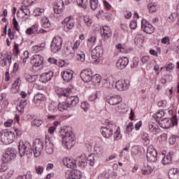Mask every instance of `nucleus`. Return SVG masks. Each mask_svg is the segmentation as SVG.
<instances>
[{
	"mask_svg": "<svg viewBox=\"0 0 179 179\" xmlns=\"http://www.w3.org/2000/svg\"><path fill=\"white\" fill-rule=\"evenodd\" d=\"M100 132L103 138L106 139H110V136H113V129L107 127H101Z\"/></svg>",
	"mask_w": 179,
	"mask_h": 179,
	"instance_id": "a211bd4d",
	"label": "nucleus"
},
{
	"mask_svg": "<svg viewBox=\"0 0 179 179\" xmlns=\"http://www.w3.org/2000/svg\"><path fill=\"white\" fill-rule=\"evenodd\" d=\"M1 173H3L1 175V179H9L10 178V177H12L13 174V171L8 168L6 171H3Z\"/></svg>",
	"mask_w": 179,
	"mask_h": 179,
	"instance_id": "7c9ffc66",
	"label": "nucleus"
},
{
	"mask_svg": "<svg viewBox=\"0 0 179 179\" xmlns=\"http://www.w3.org/2000/svg\"><path fill=\"white\" fill-rule=\"evenodd\" d=\"M128 64H129V59H128V57H120L117 63H116V68H117V69H125V68H127Z\"/></svg>",
	"mask_w": 179,
	"mask_h": 179,
	"instance_id": "4468645a",
	"label": "nucleus"
},
{
	"mask_svg": "<svg viewBox=\"0 0 179 179\" xmlns=\"http://www.w3.org/2000/svg\"><path fill=\"white\" fill-rule=\"evenodd\" d=\"M36 171L37 174H43V171H44V168L41 166H36Z\"/></svg>",
	"mask_w": 179,
	"mask_h": 179,
	"instance_id": "4d7b16f0",
	"label": "nucleus"
},
{
	"mask_svg": "<svg viewBox=\"0 0 179 179\" xmlns=\"http://www.w3.org/2000/svg\"><path fill=\"white\" fill-rule=\"evenodd\" d=\"M90 5L92 10H96L99 8V0H90Z\"/></svg>",
	"mask_w": 179,
	"mask_h": 179,
	"instance_id": "58836bf2",
	"label": "nucleus"
},
{
	"mask_svg": "<svg viewBox=\"0 0 179 179\" xmlns=\"http://www.w3.org/2000/svg\"><path fill=\"white\" fill-rule=\"evenodd\" d=\"M168 174L169 179H179V171L176 168L171 169Z\"/></svg>",
	"mask_w": 179,
	"mask_h": 179,
	"instance_id": "cd10ccee",
	"label": "nucleus"
},
{
	"mask_svg": "<svg viewBox=\"0 0 179 179\" xmlns=\"http://www.w3.org/2000/svg\"><path fill=\"white\" fill-rule=\"evenodd\" d=\"M96 160H97V156L94 154L90 155L87 158V162H85V161H79V163H81V166L83 167H85L86 164H90V166H94V164L96 163Z\"/></svg>",
	"mask_w": 179,
	"mask_h": 179,
	"instance_id": "2eb2a0df",
	"label": "nucleus"
},
{
	"mask_svg": "<svg viewBox=\"0 0 179 179\" xmlns=\"http://www.w3.org/2000/svg\"><path fill=\"white\" fill-rule=\"evenodd\" d=\"M33 149L34 152V157H38L44 149V142L40 138H36L33 143Z\"/></svg>",
	"mask_w": 179,
	"mask_h": 179,
	"instance_id": "423d86ee",
	"label": "nucleus"
},
{
	"mask_svg": "<svg viewBox=\"0 0 179 179\" xmlns=\"http://www.w3.org/2000/svg\"><path fill=\"white\" fill-rule=\"evenodd\" d=\"M27 106V100L21 101L20 104L17 106V110L19 113H24V107Z\"/></svg>",
	"mask_w": 179,
	"mask_h": 179,
	"instance_id": "72a5a7b5",
	"label": "nucleus"
},
{
	"mask_svg": "<svg viewBox=\"0 0 179 179\" xmlns=\"http://www.w3.org/2000/svg\"><path fill=\"white\" fill-rule=\"evenodd\" d=\"M164 115V111L163 110H159L157 113L155 114V116L157 120H162L163 118V116Z\"/></svg>",
	"mask_w": 179,
	"mask_h": 179,
	"instance_id": "603ef678",
	"label": "nucleus"
},
{
	"mask_svg": "<svg viewBox=\"0 0 179 179\" xmlns=\"http://www.w3.org/2000/svg\"><path fill=\"white\" fill-rule=\"evenodd\" d=\"M57 95H59V97H68L71 96V90L66 89L64 90L62 88H57L55 90Z\"/></svg>",
	"mask_w": 179,
	"mask_h": 179,
	"instance_id": "412c9836",
	"label": "nucleus"
},
{
	"mask_svg": "<svg viewBox=\"0 0 179 179\" xmlns=\"http://www.w3.org/2000/svg\"><path fill=\"white\" fill-rule=\"evenodd\" d=\"M142 173H143V174H145V176L151 174L152 169L149 166H147V167L144 166L143 168H142Z\"/></svg>",
	"mask_w": 179,
	"mask_h": 179,
	"instance_id": "a18cd8bd",
	"label": "nucleus"
},
{
	"mask_svg": "<svg viewBox=\"0 0 179 179\" xmlns=\"http://www.w3.org/2000/svg\"><path fill=\"white\" fill-rule=\"evenodd\" d=\"M62 76L64 82H71V80L73 78V71L69 70L67 71L62 72Z\"/></svg>",
	"mask_w": 179,
	"mask_h": 179,
	"instance_id": "5701e85b",
	"label": "nucleus"
},
{
	"mask_svg": "<svg viewBox=\"0 0 179 179\" xmlns=\"http://www.w3.org/2000/svg\"><path fill=\"white\" fill-rule=\"evenodd\" d=\"M61 47V45H51V52H53V54H57V52L60 51Z\"/></svg>",
	"mask_w": 179,
	"mask_h": 179,
	"instance_id": "49530a36",
	"label": "nucleus"
},
{
	"mask_svg": "<svg viewBox=\"0 0 179 179\" xmlns=\"http://www.w3.org/2000/svg\"><path fill=\"white\" fill-rule=\"evenodd\" d=\"M24 58L22 59L23 63L26 64L27 59H29V51H25L23 53Z\"/></svg>",
	"mask_w": 179,
	"mask_h": 179,
	"instance_id": "052dcab7",
	"label": "nucleus"
},
{
	"mask_svg": "<svg viewBox=\"0 0 179 179\" xmlns=\"http://www.w3.org/2000/svg\"><path fill=\"white\" fill-rule=\"evenodd\" d=\"M64 166H66L68 169H76V161L71 158L63 159Z\"/></svg>",
	"mask_w": 179,
	"mask_h": 179,
	"instance_id": "6ab92c4d",
	"label": "nucleus"
},
{
	"mask_svg": "<svg viewBox=\"0 0 179 179\" xmlns=\"http://www.w3.org/2000/svg\"><path fill=\"white\" fill-rule=\"evenodd\" d=\"M86 57L85 56V53L83 52H80L76 55V59L79 62H85Z\"/></svg>",
	"mask_w": 179,
	"mask_h": 179,
	"instance_id": "79ce46f5",
	"label": "nucleus"
},
{
	"mask_svg": "<svg viewBox=\"0 0 179 179\" xmlns=\"http://www.w3.org/2000/svg\"><path fill=\"white\" fill-rule=\"evenodd\" d=\"M42 124H43V120L38 118H35L31 122V125L33 127H41Z\"/></svg>",
	"mask_w": 179,
	"mask_h": 179,
	"instance_id": "a19ab883",
	"label": "nucleus"
},
{
	"mask_svg": "<svg viewBox=\"0 0 179 179\" xmlns=\"http://www.w3.org/2000/svg\"><path fill=\"white\" fill-rule=\"evenodd\" d=\"M106 101L110 106H117L122 101V98L120 95H115L106 99Z\"/></svg>",
	"mask_w": 179,
	"mask_h": 179,
	"instance_id": "f3484780",
	"label": "nucleus"
},
{
	"mask_svg": "<svg viewBox=\"0 0 179 179\" xmlns=\"http://www.w3.org/2000/svg\"><path fill=\"white\" fill-rule=\"evenodd\" d=\"M147 160L150 163H156L157 162V151L155 148L148 149L147 151Z\"/></svg>",
	"mask_w": 179,
	"mask_h": 179,
	"instance_id": "9b49d317",
	"label": "nucleus"
},
{
	"mask_svg": "<svg viewBox=\"0 0 179 179\" xmlns=\"http://www.w3.org/2000/svg\"><path fill=\"white\" fill-rule=\"evenodd\" d=\"M174 16H176L175 13H171L169 15V17L167 18V20L169 22V23H171L176 20V17Z\"/></svg>",
	"mask_w": 179,
	"mask_h": 179,
	"instance_id": "bf43d9fd",
	"label": "nucleus"
},
{
	"mask_svg": "<svg viewBox=\"0 0 179 179\" xmlns=\"http://www.w3.org/2000/svg\"><path fill=\"white\" fill-rule=\"evenodd\" d=\"M52 76H54V72H52V71H50L48 73H44L41 74V79L42 82L45 83V82H49V80L52 78Z\"/></svg>",
	"mask_w": 179,
	"mask_h": 179,
	"instance_id": "393cba45",
	"label": "nucleus"
},
{
	"mask_svg": "<svg viewBox=\"0 0 179 179\" xmlns=\"http://www.w3.org/2000/svg\"><path fill=\"white\" fill-rule=\"evenodd\" d=\"M129 27L133 30H135V29H136V27H138V24L136 23V21H131Z\"/></svg>",
	"mask_w": 179,
	"mask_h": 179,
	"instance_id": "680f3d73",
	"label": "nucleus"
},
{
	"mask_svg": "<svg viewBox=\"0 0 179 179\" xmlns=\"http://www.w3.org/2000/svg\"><path fill=\"white\" fill-rule=\"evenodd\" d=\"M13 24L14 29H15L17 31H19L20 30V29L19 28V22L16 20V17H13Z\"/></svg>",
	"mask_w": 179,
	"mask_h": 179,
	"instance_id": "de8ad7c7",
	"label": "nucleus"
},
{
	"mask_svg": "<svg viewBox=\"0 0 179 179\" xmlns=\"http://www.w3.org/2000/svg\"><path fill=\"white\" fill-rule=\"evenodd\" d=\"M45 101V95L43 94L38 93L34 96L33 103H34V104H37L38 106L40 104H43Z\"/></svg>",
	"mask_w": 179,
	"mask_h": 179,
	"instance_id": "aec40b11",
	"label": "nucleus"
},
{
	"mask_svg": "<svg viewBox=\"0 0 179 179\" xmlns=\"http://www.w3.org/2000/svg\"><path fill=\"white\" fill-rule=\"evenodd\" d=\"M93 75L92 74V71L90 69L87 70H83L80 73V78L83 82H85L86 83H89V82H92V77Z\"/></svg>",
	"mask_w": 179,
	"mask_h": 179,
	"instance_id": "ddd939ff",
	"label": "nucleus"
},
{
	"mask_svg": "<svg viewBox=\"0 0 179 179\" xmlns=\"http://www.w3.org/2000/svg\"><path fill=\"white\" fill-rule=\"evenodd\" d=\"M178 122V120L177 119V115H173L172 119L165 117L159 120V124L161 128L164 129H169V128L171 127V124H173V125H177Z\"/></svg>",
	"mask_w": 179,
	"mask_h": 179,
	"instance_id": "20e7f679",
	"label": "nucleus"
},
{
	"mask_svg": "<svg viewBox=\"0 0 179 179\" xmlns=\"http://www.w3.org/2000/svg\"><path fill=\"white\" fill-rule=\"evenodd\" d=\"M111 29H110V27L107 25L103 26V31L101 34L102 38H103V40H108V38H110V37H111Z\"/></svg>",
	"mask_w": 179,
	"mask_h": 179,
	"instance_id": "4be33fe9",
	"label": "nucleus"
},
{
	"mask_svg": "<svg viewBox=\"0 0 179 179\" xmlns=\"http://www.w3.org/2000/svg\"><path fill=\"white\" fill-rule=\"evenodd\" d=\"M148 8L151 13H153V12H156V6L155 5V3H149L148 5Z\"/></svg>",
	"mask_w": 179,
	"mask_h": 179,
	"instance_id": "864d4df0",
	"label": "nucleus"
},
{
	"mask_svg": "<svg viewBox=\"0 0 179 179\" xmlns=\"http://www.w3.org/2000/svg\"><path fill=\"white\" fill-rule=\"evenodd\" d=\"M77 3L78 6H80L83 9H86V8H87L89 2L87 1V0H77Z\"/></svg>",
	"mask_w": 179,
	"mask_h": 179,
	"instance_id": "ea45409f",
	"label": "nucleus"
},
{
	"mask_svg": "<svg viewBox=\"0 0 179 179\" xmlns=\"http://www.w3.org/2000/svg\"><path fill=\"white\" fill-rule=\"evenodd\" d=\"M40 51H43V46L34 45L32 47V52L36 54L37 52H40Z\"/></svg>",
	"mask_w": 179,
	"mask_h": 179,
	"instance_id": "8fccbe9b",
	"label": "nucleus"
},
{
	"mask_svg": "<svg viewBox=\"0 0 179 179\" xmlns=\"http://www.w3.org/2000/svg\"><path fill=\"white\" fill-rule=\"evenodd\" d=\"M62 24H64V31H66L67 33L71 31L73 27H75V20L72 19V17H66L63 22Z\"/></svg>",
	"mask_w": 179,
	"mask_h": 179,
	"instance_id": "9d476101",
	"label": "nucleus"
},
{
	"mask_svg": "<svg viewBox=\"0 0 179 179\" xmlns=\"http://www.w3.org/2000/svg\"><path fill=\"white\" fill-rule=\"evenodd\" d=\"M169 142L170 145H174V143H178L179 142V136L176 135H172L169 139Z\"/></svg>",
	"mask_w": 179,
	"mask_h": 179,
	"instance_id": "4c0bfd02",
	"label": "nucleus"
},
{
	"mask_svg": "<svg viewBox=\"0 0 179 179\" xmlns=\"http://www.w3.org/2000/svg\"><path fill=\"white\" fill-rule=\"evenodd\" d=\"M69 106V102L68 101V99H66V101L60 102L58 105V110L64 111V110H68Z\"/></svg>",
	"mask_w": 179,
	"mask_h": 179,
	"instance_id": "c756f323",
	"label": "nucleus"
},
{
	"mask_svg": "<svg viewBox=\"0 0 179 179\" xmlns=\"http://www.w3.org/2000/svg\"><path fill=\"white\" fill-rule=\"evenodd\" d=\"M67 101L69 103L70 107H75L79 103V98L78 96H69L67 97Z\"/></svg>",
	"mask_w": 179,
	"mask_h": 179,
	"instance_id": "a878e982",
	"label": "nucleus"
},
{
	"mask_svg": "<svg viewBox=\"0 0 179 179\" xmlns=\"http://www.w3.org/2000/svg\"><path fill=\"white\" fill-rule=\"evenodd\" d=\"M25 78L27 82H29V83H33V82H36V78H37V76H31L30 74H26Z\"/></svg>",
	"mask_w": 179,
	"mask_h": 179,
	"instance_id": "37998d69",
	"label": "nucleus"
},
{
	"mask_svg": "<svg viewBox=\"0 0 179 179\" xmlns=\"http://www.w3.org/2000/svg\"><path fill=\"white\" fill-rule=\"evenodd\" d=\"M62 44V38L57 36L53 38L52 41V45H61Z\"/></svg>",
	"mask_w": 179,
	"mask_h": 179,
	"instance_id": "e433bc0d",
	"label": "nucleus"
},
{
	"mask_svg": "<svg viewBox=\"0 0 179 179\" xmlns=\"http://www.w3.org/2000/svg\"><path fill=\"white\" fill-rule=\"evenodd\" d=\"M76 50H78V46L68 45L64 47V54L66 61L69 62V61H72L73 59V57H75Z\"/></svg>",
	"mask_w": 179,
	"mask_h": 179,
	"instance_id": "0eeeda50",
	"label": "nucleus"
},
{
	"mask_svg": "<svg viewBox=\"0 0 179 179\" xmlns=\"http://www.w3.org/2000/svg\"><path fill=\"white\" fill-rule=\"evenodd\" d=\"M148 129L150 132H151V134H154V135H156V134L159 132V126L156 123H154V122L149 123Z\"/></svg>",
	"mask_w": 179,
	"mask_h": 179,
	"instance_id": "c85d7f7f",
	"label": "nucleus"
},
{
	"mask_svg": "<svg viewBox=\"0 0 179 179\" xmlns=\"http://www.w3.org/2000/svg\"><path fill=\"white\" fill-rule=\"evenodd\" d=\"M115 87L120 92H124L129 87V81L128 80H117L115 83Z\"/></svg>",
	"mask_w": 179,
	"mask_h": 179,
	"instance_id": "f8f14e48",
	"label": "nucleus"
},
{
	"mask_svg": "<svg viewBox=\"0 0 179 179\" xmlns=\"http://www.w3.org/2000/svg\"><path fill=\"white\" fill-rule=\"evenodd\" d=\"M18 149L20 157H23V156H27V157L34 156V150L31 149V146L29 143L20 144Z\"/></svg>",
	"mask_w": 179,
	"mask_h": 179,
	"instance_id": "7ed1b4c3",
	"label": "nucleus"
},
{
	"mask_svg": "<svg viewBox=\"0 0 179 179\" xmlns=\"http://www.w3.org/2000/svg\"><path fill=\"white\" fill-rule=\"evenodd\" d=\"M103 46L102 45H97L96 48L92 49L91 54L92 58L93 59H96V58H99L103 55Z\"/></svg>",
	"mask_w": 179,
	"mask_h": 179,
	"instance_id": "dca6fc26",
	"label": "nucleus"
},
{
	"mask_svg": "<svg viewBox=\"0 0 179 179\" xmlns=\"http://www.w3.org/2000/svg\"><path fill=\"white\" fill-rule=\"evenodd\" d=\"M70 179H80L82 178V172L79 170H73L69 174Z\"/></svg>",
	"mask_w": 179,
	"mask_h": 179,
	"instance_id": "b1692460",
	"label": "nucleus"
},
{
	"mask_svg": "<svg viewBox=\"0 0 179 179\" xmlns=\"http://www.w3.org/2000/svg\"><path fill=\"white\" fill-rule=\"evenodd\" d=\"M81 108L86 112L87 110H89V108H90V105H89L87 101H84L81 103Z\"/></svg>",
	"mask_w": 179,
	"mask_h": 179,
	"instance_id": "3c124183",
	"label": "nucleus"
},
{
	"mask_svg": "<svg viewBox=\"0 0 179 179\" xmlns=\"http://www.w3.org/2000/svg\"><path fill=\"white\" fill-rule=\"evenodd\" d=\"M132 129H134V123H132V122H130L126 127V131L127 132H131Z\"/></svg>",
	"mask_w": 179,
	"mask_h": 179,
	"instance_id": "13d9d810",
	"label": "nucleus"
},
{
	"mask_svg": "<svg viewBox=\"0 0 179 179\" xmlns=\"http://www.w3.org/2000/svg\"><path fill=\"white\" fill-rule=\"evenodd\" d=\"M161 43H162V44L169 45V44H170V38H169V37H164L162 39Z\"/></svg>",
	"mask_w": 179,
	"mask_h": 179,
	"instance_id": "e2e57ef3",
	"label": "nucleus"
},
{
	"mask_svg": "<svg viewBox=\"0 0 179 179\" xmlns=\"http://www.w3.org/2000/svg\"><path fill=\"white\" fill-rule=\"evenodd\" d=\"M19 52H20V50H19V46L15 45L14 49H13V54H14L15 57H16L17 55V54H19Z\"/></svg>",
	"mask_w": 179,
	"mask_h": 179,
	"instance_id": "338daca9",
	"label": "nucleus"
},
{
	"mask_svg": "<svg viewBox=\"0 0 179 179\" xmlns=\"http://www.w3.org/2000/svg\"><path fill=\"white\" fill-rule=\"evenodd\" d=\"M84 22L87 27H90L93 24V19L90 17H84Z\"/></svg>",
	"mask_w": 179,
	"mask_h": 179,
	"instance_id": "c03bdc74",
	"label": "nucleus"
},
{
	"mask_svg": "<svg viewBox=\"0 0 179 179\" xmlns=\"http://www.w3.org/2000/svg\"><path fill=\"white\" fill-rule=\"evenodd\" d=\"M94 150L96 152L97 155H100V153H103V148L100 145H95Z\"/></svg>",
	"mask_w": 179,
	"mask_h": 179,
	"instance_id": "5fc2aeb1",
	"label": "nucleus"
},
{
	"mask_svg": "<svg viewBox=\"0 0 179 179\" xmlns=\"http://www.w3.org/2000/svg\"><path fill=\"white\" fill-rule=\"evenodd\" d=\"M49 110H50V111H51V113H57V112L59 111L58 110V108H57L54 105H50L49 106Z\"/></svg>",
	"mask_w": 179,
	"mask_h": 179,
	"instance_id": "69168bd1",
	"label": "nucleus"
},
{
	"mask_svg": "<svg viewBox=\"0 0 179 179\" xmlns=\"http://www.w3.org/2000/svg\"><path fill=\"white\" fill-rule=\"evenodd\" d=\"M62 141L64 145H65L67 149H72L76 143L75 141V136L72 133V130H68V129H64L62 131Z\"/></svg>",
	"mask_w": 179,
	"mask_h": 179,
	"instance_id": "f03ea898",
	"label": "nucleus"
},
{
	"mask_svg": "<svg viewBox=\"0 0 179 179\" xmlns=\"http://www.w3.org/2000/svg\"><path fill=\"white\" fill-rule=\"evenodd\" d=\"M45 150L48 155H52L54 153V144L51 142H45Z\"/></svg>",
	"mask_w": 179,
	"mask_h": 179,
	"instance_id": "473e14b6",
	"label": "nucleus"
},
{
	"mask_svg": "<svg viewBox=\"0 0 179 179\" xmlns=\"http://www.w3.org/2000/svg\"><path fill=\"white\" fill-rule=\"evenodd\" d=\"M32 31H34V34L38 33V24H35L31 26V27Z\"/></svg>",
	"mask_w": 179,
	"mask_h": 179,
	"instance_id": "0e129e2a",
	"label": "nucleus"
},
{
	"mask_svg": "<svg viewBox=\"0 0 179 179\" xmlns=\"http://www.w3.org/2000/svg\"><path fill=\"white\" fill-rule=\"evenodd\" d=\"M15 138V133L12 131H3L0 132V139L4 145H10V143H13Z\"/></svg>",
	"mask_w": 179,
	"mask_h": 179,
	"instance_id": "39448f33",
	"label": "nucleus"
},
{
	"mask_svg": "<svg viewBox=\"0 0 179 179\" xmlns=\"http://www.w3.org/2000/svg\"><path fill=\"white\" fill-rule=\"evenodd\" d=\"M91 82L94 83V85H99L101 82V76L99 74H95L94 76H92Z\"/></svg>",
	"mask_w": 179,
	"mask_h": 179,
	"instance_id": "c9c22d12",
	"label": "nucleus"
},
{
	"mask_svg": "<svg viewBox=\"0 0 179 179\" xmlns=\"http://www.w3.org/2000/svg\"><path fill=\"white\" fill-rule=\"evenodd\" d=\"M19 13H22L23 16H30V10L27 8V6H22L17 13V16H19Z\"/></svg>",
	"mask_w": 179,
	"mask_h": 179,
	"instance_id": "bb28decb",
	"label": "nucleus"
},
{
	"mask_svg": "<svg viewBox=\"0 0 179 179\" xmlns=\"http://www.w3.org/2000/svg\"><path fill=\"white\" fill-rule=\"evenodd\" d=\"M48 62H49V64H55V65H57V59L54 57H50L48 59Z\"/></svg>",
	"mask_w": 179,
	"mask_h": 179,
	"instance_id": "774afa93",
	"label": "nucleus"
},
{
	"mask_svg": "<svg viewBox=\"0 0 179 179\" xmlns=\"http://www.w3.org/2000/svg\"><path fill=\"white\" fill-rule=\"evenodd\" d=\"M41 24L44 29H50L51 27V22H50V19L47 17H42Z\"/></svg>",
	"mask_w": 179,
	"mask_h": 179,
	"instance_id": "2f4dec72",
	"label": "nucleus"
},
{
	"mask_svg": "<svg viewBox=\"0 0 179 179\" xmlns=\"http://www.w3.org/2000/svg\"><path fill=\"white\" fill-rule=\"evenodd\" d=\"M44 13V8H36L34 10V15L35 16H41Z\"/></svg>",
	"mask_w": 179,
	"mask_h": 179,
	"instance_id": "09e8293b",
	"label": "nucleus"
},
{
	"mask_svg": "<svg viewBox=\"0 0 179 179\" xmlns=\"http://www.w3.org/2000/svg\"><path fill=\"white\" fill-rule=\"evenodd\" d=\"M16 155H17V150L15 148H9L6 150V152L3 154V157L0 160V172L8 170V166L6 163H9L11 160L16 159Z\"/></svg>",
	"mask_w": 179,
	"mask_h": 179,
	"instance_id": "f257e3e1",
	"label": "nucleus"
},
{
	"mask_svg": "<svg viewBox=\"0 0 179 179\" xmlns=\"http://www.w3.org/2000/svg\"><path fill=\"white\" fill-rule=\"evenodd\" d=\"M32 69L36 71V68H40L44 64V57L40 55H34L31 57Z\"/></svg>",
	"mask_w": 179,
	"mask_h": 179,
	"instance_id": "6e6552de",
	"label": "nucleus"
},
{
	"mask_svg": "<svg viewBox=\"0 0 179 179\" xmlns=\"http://www.w3.org/2000/svg\"><path fill=\"white\" fill-rule=\"evenodd\" d=\"M141 29L143 31H144V33H147V34H152V33H155V27L153 25L145 19L141 21Z\"/></svg>",
	"mask_w": 179,
	"mask_h": 179,
	"instance_id": "1a4fd4ad",
	"label": "nucleus"
},
{
	"mask_svg": "<svg viewBox=\"0 0 179 179\" xmlns=\"http://www.w3.org/2000/svg\"><path fill=\"white\" fill-rule=\"evenodd\" d=\"M88 43L94 45L96 44V36H90L88 38Z\"/></svg>",
	"mask_w": 179,
	"mask_h": 179,
	"instance_id": "6e6d98bb",
	"label": "nucleus"
},
{
	"mask_svg": "<svg viewBox=\"0 0 179 179\" xmlns=\"http://www.w3.org/2000/svg\"><path fill=\"white\" fill-rule=\"evenodd\" d=\"M171 159H172L171 154H170V153H169V155L164 156L162 160V164H164V165L171 164V162H172Z\"/></svg>",
	"mask_w": 179,
	"mask_h": 179,
	"instance_id": "f704fd0d",
	"label": "nucleus"
}]
</instances>
